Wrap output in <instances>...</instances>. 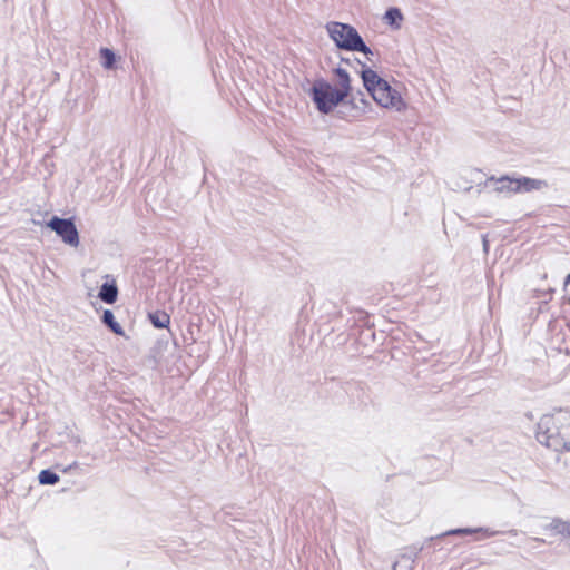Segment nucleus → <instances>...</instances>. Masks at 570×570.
<instances>
[{"mask_svg":"<svg viewBox=\"0 0 570 570\" xmlns=\"http://www.w3.org/2000/svg\"><path fill=\"white\" fill-rule=\"evenodd\" d=\"M102 322L105 325H107L115 334L117 335H124V330L119 325L118 322H116L114 313L110 309H106L102 313Z\"/></svg>","mask_w":570,"mask_h":570,"instance_id":"9b49d317","label":"nucleus"},{"mask_svg":"<svg viewBox=\"0 0 570 570\" xmlns=\"http://www.w3.org/2000/svg\"><path fill=\"white\" fill-rule=\"evenodd\" d=\"M482 246H483V252L485 254H488L489 253V240H488V236L487 235L482 236Z\"/></svg>","mask_w":570,"mask_h":570,"instance_id":"f3484780","label":"nucleus"},{"mask_svg":"<svg viewBox=\"0 0 570 570\" xmlns=\"http://www.w3.org/2000/svg\"><path fill=\"white\" fill-rule=\"evenodd\" d=\"M151 324L157 328H166L170 323V317L167 313H151L149 314Z\"/></svg>","mask_w":570,"mask_h":570,"instance_id":"ddd939ff","label":"nucleus"},{"mask_svg":"<svg viewBox=\"0 0 570 570\" xmlns=\"http://www.w3.org/2000/svg\"><path fill=\"white\" fill-rule=\"evenodd\" d=\"M472 533H482L483 538H491L499 534V531L491 530L489 528H458L445 531L436 537L429 538V541L434 539H440L448 535H460V534H472Z\"/></svg>","mask_w":570,"mask_h":570,"instance_id":"0eeeda50","label":"nucleus"},{"mask_svg":"<svg viewBox=\"0 0 570 570\" xmlns=\"http://www.w3.org/2000/svg\"><path fill=\"white\" fill-rule=\"evenodd\" d=\"M98 297L107 303L114 304L118 297V288L115 283H104L100 287Z\"/></svg>","mask_w":570,"mask_h":570,"instance_id":"1a4fd4ad","label":"nucleus"},{"mask_svg":"<svg viewBox=\"0 0 570 570\" xmlns=\"http://www.w3.org/2000/svg\"><path fill=\"white\" fill-rule=\"evenodd\" d=\"M100 56L104 59L102 66L105 69H111L116 61V56L114 51L109 48H101Z\"/></svg>","mask_w":570,"mask_h":570,"instance_id":"dca6fc26","label":"nucleus"},{"mask_svg":"<svg viewBox=\"0 0 570 570\" xmlns=\"http://www.w3.org/2000/svg\"><path fill=\"white\" fill-rule=\"evenodd\" d=\"M325 28L337 48L365 55L373 53L354 27L347 23L331 21L326 23Z\"/></svg>","mask_w":570,"mask_h":570,"instance_id":"7ed1b4c3","label":"nucleus"},{"mask_svg":"<svg viewBox=\"0 0 570 570\" xmlns=\"http://www.w3.org/2000/svg\"><path fill=\"white\" fill-rule=\"evenodd\" d=\"M537 440L556 452L570 451V412L558 410L543 415L537 425Z\"/></svg>","mask_w":570,"mask_h":570,"instance_id":"f257e3e1","label":"nucleus"},{"mask_svg":"<svg viewBox=\"0 0 570 570\" xmlns=\"http://www.w3.org/2000/svg\"><path fill=\"white\" fill-rule=\"evenodd\" d=\"M73 466H77V462H73L72 464H70L68 468H66L63 471L67 472L71 469H73Z\"/></svg>","mask_w":570,"mask_h":570,"instance_id":"a211bd4d","label":"nucleus"},{"mask_svg":"<svg viewBox=\"0 0 570 570\" xmlns=\"http://www.w3.org/2000/svg\"><path fill=\"white\" fill-rule=\"evenodd\" d=\"M485 187H492V191L507 197L540 190L547 187V183L541 179L525 176L503 175L500 177L490 176L484 181Z\"/></svg>","mask_w":570,"mask_h":570,"instance_id":"f03ea898","label":"nucleus"},{"mask_svg":"<svg viewBox=\"0 0 570 570\" xmlns=\"http://www.w3.org/2000/svg\"><path fill=\"white\" fill-rule=\"evenodd\" d=\"M38 480L40 484L53 485L59 481V475L52 472L51 470L46 469L39 473Z\"/></svg>","mask_w":570,"mask_h":570,"instance_id":"2eb2a0df","label":"nucleus"},{"mask_svg":"<svg viewBox=\"0 0 570 570\" xmlns=\"http://www.w3.org/2000/svg\"><path fill=\"white\" fill-rule=\"evenodd\" d=\"M312 98L322 114L331 112L347 97L345 90H338L324 80H317L312 87Z\"/></svg>","mask_w":570,"mask_h":570,"instance_id":"20e7f679","label":"nucleus"},{"mask_svg":"<svg viewBox=\"0 0 570 570\" xmlns=\"http://www.w3.org/2000/svg\"><path fill=\"white\" fill-rule=\"evenodd\" d=\"M335 75L337 76L338 83H340V88H337V89L338 90H345L347 92V96H348L350 91H351V80H350L348 72L345 69H343V68H336L335 69Z\"/></svg>","mask_w":570,"mask_h":570,"instance_id":"f8f14e48","label":"nucleus"},{"mask_svg":"<svg viewBox=\"0 0 570 570\" xmlns=\"http://www.w3.org/2000/svg\"><path fill=\"white\" fill-rule=\"evenodd\" d=\"M385 21L390 26H395L396 28H400V22L403 19V16L401 11L397 8H390L385 12Z\"/></svg>","mask_w":570,"mask_h":570,"instance_id":"4468645a","label":"nucleus"},{"mask_svg":"<svg viewBox=\"0 0 570 570\" xmlns=\"http://www.w3.org/2000/svg\"><path fill=\"white\" fill-rule=\"evenodd\" d=\"M508 533L511 534V535H517L518 531L513 529V530H510Z\"/></svg>","mask_w":570,"mask_h":570,"instance_id":"6ab92c4d","label":"nucleus"},{"mask_svg":"<svg viewBox=\"0 0 570 570\" xmlns=\"http://www.w3.org/2000/svg\"><path fill=\"white\" fill-rule=\"evenodd\" d=\"M567 281H570V274L567 276Z\"/></svg>","mask_w":570,"mask_h":570,"instance_id":"412c9836","label":"nucleus"},{"mask_svg":"<svg viewBox=\"0 0 570 570\" xmlns=\"http://www.w3.org/2000/svg\"><path fill=\"white\" fill-rule=\"evenodd\" d=\"M371 96L374 101L383 108H391L396 111H402L406 108V104L400 92L392 88L386 80L382 82V86H377L376 89H373Z\"/></svg>","mask_w":570,"mask_h":570,"instance_id":"39448f33","label":"nucleus"},{"mask_svg":"<svg viewBox=\"0 0 570 570\" xmlns=\"http://www.w3.org/2000/svg\"><path fill=\"white\" fill-rule=\"evenodd\" d=\"M534 540L538 542H541V543L544 542L542 539H539V538H535Z\"/></svg>","mask_w":570,"mask_h":570,"instance_id":"aec40b11","label":"nucleus"},{"mask_svg":"<svg viewBox=\"0 0 570 570\" xmlns=\"http://www.w3.org/2000/svg\"><path fill=\"white\" fill-rule=\"evenodd\" d=\"M361 77L364 87L370 94L373 92V89H376L377 86H382V82L385 81V79L381 78L374 70L370 68H364L361 72Z\"/></svg>","mask_w":570,"mask_h":570,"instance_id":"6e6552de","label":"nucleus"},{"mask_svg":"<svg viewBox=\"0 0 570 570\" xmlns=\"http://www.w3.org/2000/svg\"><path fill=\"white\" fill-rule=\"evenodd\" d=\"M547 529L554 534H560L564 538H570V521H566L559 518H554L548 525Z\"/></svg>","mask_w":570,"mask_h":570,"instance_id":"9d476101","label":"nucleus"},{"mask_svg":"<svg viewBox=\"0 0 570 570\" xmlns=\"http://www.w3.org/2000/svg\"><path fill=\"white\" fill-rule=\"evenodd\" d=\"M47 226L60 236L66 244L72 247H77L79 245V234L71 219L53 216L47 223Z\"/></svg>","mask_w":570,"mask_h":570,"instance_id":"423d86ee","label":"nucleus"}]
</instances>
